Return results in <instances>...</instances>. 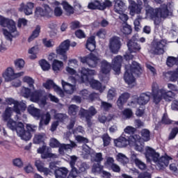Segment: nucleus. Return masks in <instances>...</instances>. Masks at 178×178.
Returning a JSON list of instances; mask_svg holds the SVG:
<instances>
[{"mask_svg":"<svg viewBox=\"0 0 178 178\" xmlns=\"http://www.w3.org/2000/svg\"><path fill=\"white\" fill-rule=\"evenodd\" d=\"M33 9H34L33 3L28 2L26 4L22 3L20 4L19 10L20 12H24L26 16H30V15H33Z\"/></svg>","mask_w":178,"mask_h":178,"instance_id":"412c9836","label":"nucleus"},{"mask_svg":"<svg viewBox=\"0 0 178 178\" xmlns=\"http://www.w3.org/2000/svg\"><path fill=\"white\" fill-rule=\"evenodd\" d=\"M44 137H45V135L43 134H37L33 138V143L35 144H40V143H44Z\"/></svg>","mask_w":178,"mask_h":178,"instance_id":"6e6d98bb","label":"nucleus"},{"mask_svg":"<svg viewBox=\"0 0 178 178\" xmlns=\"http://www.w3.org/2000/svg\"><path fill=\"white\" fill-rule=\"evenodd\" d=\"M70 144H60L56 138H51L50 139L49 145L52 148H56L59 147L58 151L61 155L65 154V151H68V149H72V148H74V147H77L76 143L70 140Z\"/></svg>","mask_w":178,"mask_h":178,"instance_id":"6e6552de","label":"nucleus"},{"mask_svg":"<svg viewBox=\"0 0 178 178\" xmlns=\"http://www.w3.org/2000/svg\"><path fill=\"white\" fill-rule=\"evenodd\" d=\"M141 73H143V69L141 68V66H140L138 63L134 61L131 65H125V73L124 75V81L129 85L133 84V83L136 81L134 75L138 76L141 74Z\"/></svg>","mask_w":178,"mask_h":178,"instance_id":"423d86ee","label":"nucleus"},{"mask_svg":"<svg viewBox=\"0 0 178 178\" xmlns=\"http://www.w3.org/2000/svg\"><path fill=\"white\" fill-rule=\"evenodd\" d=\"M79 94H80V95H81V97H82V98H83V99H90V101H94V98H95V94L90 93L86 89L82 90L79 92Z\"/></svg>","mask_w":178,"mask_h":178,"instance_id":"f704fd0d","label":"nucleus"},{"mask_svg":"<svg viewBox=\"0 0 178 178\" xmlns=\"http://www.w3.org/2000/svg\"><path fill=\"white\" fill-rule=\"evenodd\" d=\"M121 31L123 34H131V26L126 24V26H123L121 29Z\"/></svg>","mask_w":178,"mask_h":178,"instance_id":"774afa93","label":"nucleus"},{"mask_svg":"<svg viewBox=\"0 0 178 178\" xmlns=\"http://www.w3.org/2000/svg\"><path fill=\"white\" fill-rule=\"evenodd\" d=\"M108 47L112 54H118L122 48V41H120V38L113 36L110 38Z\"/></svg>","mask_w":178,"mask_h":178,"instance_id":"9d476101","label":"nucleus"},{"mask_svg":"<svg viewBox=\"0 0 178 178\" xmlns=\"http://www.w3.org/2000/svg\"><path fill=\"white\" fill-rule=\"evenodd\" d=\"M0 26L7 29H3V34L5 35L6 40L9 41H12V38H16V37L20 35L16 28V23L12 19H6L0 15Z\"/></svg>","mask_w":178,"mask_h":178,"instance_id":"20e7f679","label":"nucleus"},{"mask_svg":"<svg viewBox=\"0 0 178 178\" xmlns=\"http://www.w3.org/2000/svg\"><path fill=\"white\" fill-rule=\"evenodd\" d=\"M94 151L88 147L87 145H84L83 146V154H85L86 155H90L91 157H92V153Z\"/></svg>","mask_w":178,"mask_h":178,"instance_id":"e2e57ef3","label":"nucleus"},{"mask_svg":"<svg viewBox=\"0 0 178 178\" xmlns=\"http://www.w3.org/2000/svg\"><path fill=\"white\" fill-rule=\"evenodd\" d=\"M140 134L143 141H149V140H151V132L149 130L147 129H142Z\"/></svg>","mask_w":178,"mask_h":178,"instance_id":"c03bdc74","label":"nucleus"},{"mask_svg":"<svg viewBox=\"0 0 178 178\" xmlns=\"http://www.w3.org/2000/svg\"><path fill=\"white\" fill-rule=\"evenodd\" d=\"M167 74L169 76L170 81H177L178 79V74L175 72H168Z\"/></svg>","mask_w":178,"mask_h":178,"instance_id":"0e129e2a","label":"nucleus"},{"mask_svg":"<svg viewBox=\"0 0 178 178\" xmlns=\"http://www.w3.org/2000/svg\"><path fill=\"white\" fill-rule=\"evenodd\" d=\"M22 81H24V83H27L30 88H34L35 81L33 79V78L26 76L23 78Z\"/></svg>","mask_w":178,"mask_h":178,"instance_id":"864d4df0","label":"nucleus"},{"mask_svg":"<svg viewBox=\"0 0 178 178\" xmlns=\"http://www.w3.org/2000/svg\"><path fill=\"white\" fill-rule=\"evenodd\" d=\"M30 100L32 102H36L42 108L45 106L47 104L45 99L42 98V92L41 90H35L33 92L31 93Z\"/></svg>","mask_w":178,"mask_h":178,"instance_id":"4468645a","label":"nucleus"},{"mask_svg":"<svg viewBox=\"0 0 178 178\" xmlns=\"http://www.w3.org/2000/svg\"><path fill=\"white\" fill-rule=\"evenodd\" d=\"M165 47V42L163 40L159 42H154L150 45L149 53L153 55H161L165 52L163 47Z\"/></svg>","mask_w":178,"mask_h":178,"instance_id":"ddd939ff","label":"nucleus"},{"mask_svg":"<svg viewBox=\"0 0 178 178\" xmlns=\"http://www.w3.org/2000/svg\"><path fill=\"white\" fill-rule=\"evenodd\" d=\"M41 30V27L40 26H37L35 29L33 31L31 35L29 38L28 41L29 42H31L33 40H35V38H37L38 35H40V31Z\"/></svg>","mask_w":178,"mask_h":178,"instance_id":"a18cd8bd","label":"nucleus"},{"mask_svg":"<svg viewBox=\"0 0 178 178\" xmlns=\"http://www.w3.org/2000/svg\"><path fill=\"white\" fill-rule=\"evenodd\" d=\"M99 60V58L95 56L94 54H90L88 56V65L89 67H97V65H98V62Z\"/></svg>","mask_w":178,"mask_h":178,"instance_id":"c85d7f7f","label":"nucleus"},{"mask_svg":"<svg viewBox=\"0 0 178 178\" xmlns=\"http://www.w3.org/2000/svg\"><path fill=\"white\" fill-rule=\"evenodd\" d=\"M35 165L39 172H42L46 176H48L51 173L49 169L44 167V163L40 160H37Z\"/></svg>","mask_w":178,"mask_h":178,"instance_id":"473e14b6","label":"nucleus"},{"mask_svg":"<svg viewBox=\"0 0 178 178\" xmlns=\"http://www.w3.org/2000/svg\"><path fill=\"white\" fill-rule=\"evenodd\" d=\"M151 94L152 95V93L149 92L141 93L140 95V97H138L136 99L137 104L138 105H147V104L149 102V99L151 98Z\"/></svg>","mask_w":178,"mask_h":178,"instance_id":"4be33fe9","label":"nucleus"},{"mask_svg":"<svg viewBox=\"0 0 178 178\" xmlns=\"http://www.w3.org/2000/svg\"><path fill=\"white\" fill-rule=\"evenodd\" d=\"M122 62H123V57L122 56H115L111 63L112 68L116 74L120 73V67H122Z\"/></svg>","mask_w":178,"mask_h":178,"instance_id":"aec40b11","label":"nucleus"},{"mask_svg":"<svg viewBox=\"0 0 178 178\" xmlns=\"http://www.w3.org/2000/svg\"><path fill=\"white\" fill-rule=\"evenodd\" d=\"M116 89L112 88L111 89H109L108 94H107V98L108 101H112L116 97Z\"/></svg>","mask_w":178,"mask_h":178,"instance_id":"4d7b16f0","label":"nucleus"},{"mask_svg":"<svg viewBox=\"0 0 178 178\" xmlns=\"http://www.w3.org/2000/svg\"><path fill=\"white\" fill-rule=\"evenodd\" d=\"M152 96L153 97V102L156 104V105H158V104L162 101V98H163L165 101L170 102L175 97V94L172 91H166V90L164 89H159L158 83H153L152 86Z\"/></svg>","mask_w":178,"mask_h":178,"instance_id":"39448f33","label":"nucleus"},{"mask_svg":"<svg viewBox=\"0 0 178 178\" xmlns=\"http://www.w3.org/2000/svg\"><path fill=\"white\" fill-rule=\"evenodd\" d=\"M12 113H13V108L7 107L3 113L1 118L3 122H7V127L13 131L17 133V127H19V122H16L15 120L11 119Z\"/></svg>","mask_w":178,"mask_h":178,"instance_id":"0eeeda50","label":"nucleus"},{"mask_svg":"<svg viewBox=\"0 0 178 178\" xmlns=\"http://www.w3.org/2000/svg\"><path fill=\"white\" fill-rule=\"evenodd\" d=\"M6 104L8 105H14V112L16 113L17 115H20V106H22V104L19 102L15 101V99L12 98H8L6 99Z\"/></svg>","mask_w":178,"mask_h":178,"instance_id":"c756f323","label":"nucleus"},{"mask_svg":"<svg viewBox=\"0 0 178 178\" xmlns=\"http://www.w3.org/2000/svg\"><path fill=\"white\" fill-rule=\"evenodd\" d=\"M80 73L82 83H88V81H90L88 76H95L97 72H95L94 70H90L83 67L80 70Z\"/></svg>","mask_w":178,"mask_h":178,"instance_id":"a211bd4d","label":"nucleus"},{"mask_svg":"<svg viewBox=\"0 0 178 178\" xmlns=\"http://www.w3.org/2000/svg\"><path fill=\"white\" fill-rule=\"evenodd\" d=\"M69 48H70V40H64L59 47H57L56 53L61 56L60 59L63 60H67L66 52L69 51Z\"/></svg>","mask_w":178,"mask_h":178,"instance_id":"1a4fd4ad","label":"nucleus"},{"mask_svg":"<svg viewBox=\"0 0 178 178\" xmlns=\"http://www.w3.org/2000/svg\"><path fill=\"white\" fill-rule=\"evenodd\" d=\"M51 112L52 113H54V118L56 119V120H58V122H64L69 117L65 113H56V110L51 109Z\"/></svg>","mask_w":178,"mask_h":178,"instance_id":"c9c22d12","label":"nucleus"},{"mask_svg":"<svg viewBox=\"0 0 178 178\" xmlns=\"http://www.w3.org/2000/svg\"><path fill=\"white\" fill-rule=\"evenodd\" d=\"M62 5L67 16H70V15H73L74 13V9L67 2L63 1Z\"/></svg>","mask_w":178,"mask_h":178,"instance_id":"58836bf2","label":"nucleus"},{"mask_svg":"<svg viewBox=\"0 0 178 178\" xmlns=\"http://www.w3.org/2000/svg\"><path fill=\"white\" fill-rule=\"evenodd\" d=\"M17 134L20 137L21 140L24 141H29L31 140V134L24 129V124L19 122H18V127H17Z\"/></svg>","mask_w":178,"mask_h":178,"instance_id":"2eb2a0df","label":"nucleus"},{"mask_svg":"<svg viewBox=\"0 0 178 178\" xmlns=\"http://www.w3.org/2000/svg\"><path fill=\"white\" fill-rule=\"evenodd\" d=\"M130 98V94L129 92L122 93L117 100V105L120 109L123 108V105L127 102V99Z\"/></svg>","mask_w":178,"mask_h":178,"instance_id":"393cba45","label":"nucleus"},{"mask_svg":"<svg viewBox=\"0 0 178 178\" xmlns=\"http://www.w3.org/2000/svg\"><path fill=\"white\" fill-rule=\"evenodd\" d=\"M79 112V106L76 104H72L68 108V113L71 116H76Z\"/></svg>","mask_w":178,"mask_h":178,"instance_id":"49530a36","label":"nucleus"},{"mask_svg":"<svg viewBox=\"0 0 178 178\" xmlns=\"http://www.w3.org/2000/svg\"><path fill=\"white\" fill-rule=\"evenodd\" d=\"M111 64L106 62V60L102 61V67H101V73L102 75L100 76L101 80L104 81V83H108L109 81V73L111 69Z\"/></svg>","mask_w":178,"mask_h":178,"instance_id":"f8f14e48","label":"nucleus"},{"mask_svg":"<svg viewBox=\"0 0 178 178\" xmlns=\"http://www.w3.org/2000/svg\"><path fill=\"white\" fill-rule=\"evenodd\" d=\"M144 6L145 8L146 16L151 19L154 22V24L158 26L161 21V19H166L169 16H172V13L168 9V5L165 3L161 4L159 8L154 9L149 6V0H143Z\"/></svg>","mask_w":178,"mask_h":178,"instance_id":"f257e3e1","label":"nucleus"},{"mask_svg":"<svg viewBox=\"0 0 178 178\" xmlns=\"http://www.w3.org/2000/svg\"><path fill=\"white\" fill-rule=\"evenodd\" d=\"M15 65L17 70H22L24 67V60L18 59L15 60Z\"/></svg>","mask_w":178,"mask_h":178,"instance_id":"bf43d9fd","label":"nucleus"},{"mask_svg":"<svg viewBox=\"0 0 178 178\" xmlns=\"http://www.w3.org/2000/svg\"><path fill=\"white\" fill-rule=\"evenodd\" d=\"M52 14V9L47 4H44L42 8H36L35 11V17H51Z\"/></svg>","mask_w":178,"mask_h":178,"instance_id":"9b49d317","label":"nucleus"},{"mask_svg":"<svg viewBox=\"0 0 178 178\" xmlns=\"http://www.w3.org/2000/svg\"><path fill=\"white\" fill-rule=\"evenodd\" d=\"M61 84L63 90L67 94H73V92H74V90H76V86L74 85H72L63 80L61 81Z\"/></svg>","mask_w":178,"mask_h":178,"instance_id":"7c9ffc66","label":"nucleus"},{"mask_svg":"<svg viewBox=\"0 0 178 178\" xmlns=\"http://www.w3.org/2000/svg\"><path fill=\"white\" fill-rule=\"evenodd\" d=\"M100 108L101 109H102V111H105V112H108V111H109V109L112 108V104L102 101L101 102Z\"/></svg>","mask_w":178,"mask_h":178,"instance_id":"13d9d810","label":"nucleus"},{"mask_svg":"<svg viewBox=\"0 0 178 178\" xmlns=\"http://www.w3.org/2000/svg\"><path fill=\"white\" fill-rule=\"evenodd\" d=\"M24 74V72L15 73V71L12 67H8L6 71L3 74V77L5 79L6 81H12L13 79L16 77H20Z\"/></svg>","mask_w":178,"mask_h":178,"instance_id":"dca6fc26","label":"nucleus"},{"mask_svg":"<svg viewBox=\"0 0 178 178\" xmlns=\"http://www.w3.org/2000/svg\"><path fill=\"white\" fill-rule=\"evenodd\" d=\"M86 48L88 51L92 52V51L95 50V37L91 36L89 38L86 42Z\"/></svg>","mask_w":178,"mask_h":178,"instance_id":"4c0bfd02","label":"nucleus"},{"mask_svg":"<svg viewBox=\"0 0 178 178\" xmlns=\"http://www.w3.org/2000/svg\"><path fill=\"white\" fill-rule=\"evenodd\" d=\"M62 67H63V63L62 61L54 60L52 63V69L54 72H58L60 70H62Z\"/></svg>","mask_w":178,"mask_h":178,"instance_id":"79ce46f5","label":"nucleus"},{"mask_svg":"<svg viewBox=\"0 0 178 178\" xmlns=\"http://www.w3.org/2000/svg\"><path fill=\"white\" fill-rule=\"evenodd\" d=\"M40 66L42 67V70L44 72H47V70H49L51 68V65L49 63H48L47 60H41L39 61Z\"/></svg>","mask_w":178,"mask_h":178,"instance_id":"5fc2aeb1","label":"nucleus"},{"mask_svg":"<svg viewBox=\"0 0 178 178\" xmlns=\"http://www.w3.org/2000/svg\"><path fill=\"white\" fill-rule=\"evenodd\" d=\"M129 13L131 16H134V15H140L141 13V10H143V7L140 4L136 3L134 0H129Z\"/></svg>","mask_w":178,"mask_h":178,"instance_id":"6ab92c4d","label":"nucleus"},{"mask_svg":"<svg viewBox=\"0 0 178 178\" xmlns=\"http://www.w3.org/2000/svg\"><path fill=\"white\" fill-rule=\"evenodd\" d=\"M79 116H80L81 119L85 118L88 127H91V126H92V122H91V119H92V118L88 115V113L86 109L81 108L79 112Z\"/></svg>","mask_w":178,"mask_h":178,"instance_id":"bb28decb","label":"nucleus"},{"mask_svg":"<svg viewBox=\"0 0 178 178\" xmlns=\"http://www.w3.org/2000/svg\"><path fill=\"white\" fill-rule=\"evenodd\" d=\"M116 159L118 162L122 163V165L129 163V158H127L123 153H118L116 156Z\"/></svg>","mask_w":178,"mask_h":178,"instance_id":"37998d69","label":"nucleus"},{"mask_svg":"<svg viewBox=\"0 0 178 178\" xmlns=\"http://www.w3.org/2000/svg\"><path fill=\"white\" fill-rule=\"evenodd\" d=\"M104 169V166L101 165V163H95L92 166V173H101Z\"/></svg>","mask_w":178,"mask_h":178,"instance_id":"de8ad7c7","label":"nucleus"},{"mask_svg":"<svg viewBox=\"0 0 178 178\" xmlns=\"http://www.w3.org/2000/svg\"><path fill=\"white\" fill-rule=\"evenodd\" d=\"M112 6V1L109 0H105L104 2L100 3V10H104L106 8H111Z\"/></svg>","mask_w":178,"mask_h":178,"instance_id":"052dcab7","label":"nucleus"},{"mask_svg":"<svg viewBox=\"0 0 178 178\" xmlns=\"http://www.w3.org/2000/svg\"><path fill=\"white\" fill-rule=\"evenodd\" d=\"M102 140L104 141V147H108V145L111 144V137H109V135H108V134H105L102 136Z\"/></svg>","mask_w":178,"mask_h":178,"instance_id":"338daca9","label":"nucleus"},{"mask_svg":"<svg viewBox=\"0 0 178 178\" xmlns=\"http://www.w3.org/2000/svg\"><path fill=\"white\" fill-rule=\"evenodd\" d=\"M31 92V90L29 88H22L21 89V95L22 97H24V98H29L30 97V94Z\"/></svg>","mask_w":178,"mask_h":178,"instance_id":"680f3d73","label":"nucleus"},{"mask_svg":"<svg viewBox=\"0 0 178 178\" xmlns=\"http://www.w3.org/2000/svg\"><path fill=\"white\" fill-rule=\"evenodd\" d=\"M124 10V3L121 0H118L114 6V12L115 13H122Z\"/></svg>","mask_w":178,"mask_h":178,"instance_id":"e433bc0d","label":"nucleus"},{"mask_svg":"<svg viewBox=\"0 0 178 178\" xmlns=\"http://www.w3.org/2000/svg\"><path fill=\"white\" fill-rule=\"evenodd\" d=\"M88 83H90L92 88L98 90L101 92H103L104 90H105V86L102 87V84H101L100 82L97 80L92 79L91 81H88Z\"/></svg>","mask_w":178,"mask_h":178,"instance_id":"72a5a7b5","label":"nucleus"},{"mask_svg":"<svg viewBox=\"0 0 178 178\" xmlns=\"http://www.w3.org/2000/svg\"><path fill=\"white\" fill-rule=\"evenodd\" d=\"M145 156L147 162H154L159 169H163L165 166L169 165V161H172V157L168 155L159 158V153L151 147H147Z\"/></svg>","mask_w":178,"mask_h":178,"instance_id":"f03ea898","label":"nucleus"},{"mask_svg":"<svg viewBox=\"0 0 178 178\" xmlns=\"http://www.w3.org/2000/svg\"><path fill=\"white\" fill-rule=\"evenodd\" d=\"M122 115L124 119H130L133 116V111L130 108H127L122 111Z\"/></svg>","mask_w":178,"mask_h":178,"instance_id":"69168bd1","label":"nucleus"},{"mask_svg":"<svg viewBox=\"0 0 178 178\" xmlns=\"http://www.w3.org/2000/svg\"><path fill=\"white\" fill-rule=\"evenodd\" d=\"M128 51L131 54H136L141 51V46L136 41L129 40L127 42Z\"/></svg>","mask_w":178,"mask_h":178,"instance_id":"5701e85b","label":"nucleus"},{"mask_svg":"<svg viewBox=\"0 0 178 178\" xmlns=\"http://www.w3.org/2000/svg\"><path fill=\"white\" fill-rule=\"evenodd\" d=\"M29 54H30V59H35L37 58V53L38 52V47L35 46L29 49Z\"/></svg>","mask_w":178,"mask_h":178,"instance_id":"603ef678","label":"nucleus"},{"mask_svg":"<svg viewBox=\"0 0 178 178\" xmlns=\"http://www.w3.org/2000/svg\"><path fill=\"white\" fill-rule=\"evenodd\" d=\"M54 5H56V8H54V15L57 17H60L61 15L63 14V10H62V8L59 7V5L60 3L58 1H54Z\"/></svg>","mask_w":178,"mask_h":178,"instance_id":"8fccbe9b","label":"nucleus"},{"mask_svg":"<svg viewBox=\"0 0 178 178\" xmlns=\"http://www.w3.org/2000/svg\"><path fill=\"white\" fill-rule=\"evenodd\" d=\"M92 159L95 162H97V163H101L104 161V157L102 156V153L99 152H92Z\"/></svg>","mask_w":178,"mask_h":178,"instance_id":"09e8293b","label":"nucleus"},{"mask_svg":"<svg viewBox=\"0 0 178 178\" xmlns=\"http://www.w3.org/2000/svg\"><path fill=\"white\" fill-rule=\"evenodd\" d=\"M28 111L30 115H32L34 118H40V116H41V111L34 107L33 105L29 106Z\"/></svg>","mask_w":178,"mask_h":178,"instance_id":"ea45409f","label":"nucleus"},{"mask_svg":"<svg viewBox=\"0 0 178 178\" xmlns=\"http://www.w3.org/2000/svg\"><path fill=\"white\" fill-rule=\"evenodd\" d=\"M140 140H141V137L139 135L134 134L129 136L130 145L134 147L136 151L141 152L143 151V146L140 143Z\"/></svg>","mask_w":178,"mask_h":178,"instance_id":"f3484780","label":"nucleus"},{"mask_svg":"<svg viewBox=\"0 0 178 178\" xmlns=\"http://www.w3.org/2000/svg\"><path fill=\"white\" fill-rule=\"evenodd\" d=\"M51 113L49 112H46L45 113L40 115V127H42V126H48L49 122H51Z\"/></svg>","mask_w":178,"mask_h":178,"instance_id":"cd10ccee","label":"nucleus"},{"mask_svg":"<svg viewBox=\"0 0 178 178\" xmlns=\"http://www.w3.org/2000/svg\"><path fill=\"white\" fill-rule=\"evenodd\" d=\"M101 1L98 0H94L92 1H90L88 5V8L91 9L92 10H95L98 9L99 10H101Z\"/></svg>","mask_w":178,"mask_h":178,"instance_id":"a19ab883","label":"nucleus"},{"mask_svg":"<svg viewBox=\"0 0 178 178\" xmlns=\"http://www.w3.org/2000/svg\"><path fill=\"white\" fill-rule=\"evenodd\" d=\"M77 156H71L70 161L69 162L71 170L67 177V178H80L79 175L80 173H84L87 172L88 169H90V165L86 163L77 161Z\"/></svg>","mask_w":178,"mask_h":178,"instance_id":"7ed1b4c3","label":"nucleus"},{"mask_svg":"<svg viewBox=\"0 0 178 178\" xmlns=\"http://www.w3.org/2000/svg\"><path fill=\"white\" fill-rule=\"evenodd\" d=\"M131 160L140 170H144L147 168V165L137 157V154H133L131 155Z\"/></svg>","mask_w":178,"mask_h":178,"instance_id":"2f4dec72","label":"nucleus"},{"mask_svg":"<svg viewBox=\"0 0 178 178\" xmlns=\"http://www.w3.org/2000/svg\"><path fill=\"white\" fill-rule=\"evenodd\" d=\"M114 144L115 147H118L119 148H123V147H127V145H130V137L127 138L124 136H120L118 139L114 140Z\"/></svg>","mask_w":178,"mask_h":178,"instance_id":"b1692460","label":"nucleus"},{"mask_svg":"<svg viewBox=\"0 0 178 178\" xmlns=\"http://www.w3.org/2000/svg\"><path fill=\"white\" fill-rule=\"evenodd\" d=\"M68 173L69 170L65 167L59 168L54 170V175L56 178H66L67 177Z\"/></svg>","mask_w":178,"mask_h":178,"instance_id":"a878e982","label":"nucleus"},{"mask_svg":"<svg viewBox=\"0 0 178 178\" xmlns=\"http://www.w3.org/2000/svg\"><path fill=\"white\" fill-rule=\"evenodd\" d=\"M144 19V17H143V16L141 15H138L136 17V19L134 20V24L135 26V30L136 31H140V29H141V25L140 24V22H141V20H143Z\"/></svg>","mask_w":178,"mask_h":178,"instance_id":"3c124183","label":"nucleus"}]
</instances>
